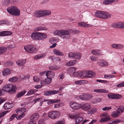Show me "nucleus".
Segmentation results:
<instances>
[{"label": "nucleus", "instance_id": "16", "mask_svg": "<svg viewBox=\"0 0 124 124\" xmlns=\"http://www.w3.org/2000/svg\"><path fill=\"white\" fill-rule=\"evenodd\" d=\"M78 25L79 26L85 27H89L93 26V25L87 24L86 23L83 22L78 23Z\"/></svg>", "mask_w": 124, "mask_h": 124}, {"label": "nucleus", "instance_id": "22", "mask_svg": "<svg viewBox=\"0 0 124 124\" xmlns=\"http://www.w3.org/2000/svg\"><path fill=\"white\" fill-rule=\"evenodd\" d=\"M10 72V70L8 68H6L4 70L2 71L3 75L4 76H6L9 74Z\"/></svg>", "mask_w": 124, "mask_h": 124}, {"label": "nucleus", "instance_id": "7", "mask_svg": "<svg viewBox=\"0 0 124 124\" xmlns=\"http://www.w3.org/2000/svg\"><path fill=\"white\" fill-rule=\"evenodd\" d=\"M61 32L60 37L66 40L70 38L71 35L70 32L68 31L65 30H61Z\"/></svg>", "mask_w": 124, "mask_h": 124}, {"label": "nucleus", "instance_id": "36", "mask_svg": "<svg viewBox=\"0 0 124 124\" xmlns=\"http://www.w3.org/2000/svg\"><path fill=\"white\" fill-rule=\"evenodd\" d=\"M7 50L6 48L4 46L0 47V55L5 53Z\"/></svg>", "mask_w": 124, "mask_h": 124}, {"label": "nucleus", "instance_id": "31", "mask_svg": "<svg viewBox=\"0 0 124 124\" xmlns=\"http://www.w3.org/2000/svg\"><path fill=\"white\" fill-rule=\"evenodd\" d=\"M103 13L104 11H100L97 12L95 15L97 17L103 19V14H104Z\"/></svg>", "mask_w": 124, "mask_h": 124}, {"label": "nucleus", "instance_id": "57", "mask_svg": "<svg viewBox=\"0 0 124 124\" xmlns=\"http://www.w3.org/2000/svg\"><path fill=\"white\" fill-rule=\"evenodd\" d=\"M76 68L74 67H70L69 70L70 72L71 73L73 71H75Z\"/></svg>", "mask_w": 124, "mask_h": 124}, {"label": "nucleus", "instance_id": "39", "mask_svg": "<svg viewBox=\"0 0 124 124\" xmlns=\"http://www.w3.org/2000/svg\"><path fill=\"white\" fill-rule=\"evenodd\" d=\"M60 68L59 66H50L49 67V69L52 70H58Z\"/></svg>", "mask_w": 124, "mask_h": 124}, {"label": "nucleus", "instance_id": "46", "mask_svg": "<svg viewBox=\"0 0 124 124\" xmlns=\"http://www.w3.org/2000/svg\"><path fill=\"white\" fill-rule=\"evenodd\" d=\"M116 49H121L124 47V45L122 44H116Z\"/></svg>", "mask_w": 124, "mask_h": 124}, {"label": "nucleus", "instance_id": "14", "mask_svg": "<svg viewBox=\"0 0 124 124\" xmlns=\"http://www.w3.org/2000/svg\"><path fill=\"white\" fill-rule=\"evenodd\" d=\"M59 91L51 90L46 91L44 92V94L46 96H49L57 94Z\"/></svg>", "mask_w": 124, "mask_h": 124}, {"label": "nucleus", "instance_id": "28", "mask_svg": "<svg viewBox=\"0 0 124 124\" xmlns=\"http://www.w3.org/2000/svg\"><path fill=\"white\" fill-rule=\"evenodd\" d=\"M60 101V100L59 99H51L49 100V101L47 102L48 105H49L54 103L59 102Z\"/></svg>", "mask_w": 124, "mask_h": 124}, {"label": "nucleus", "instance_id": "61", "mask_svg": "<svg viewBox=\"0 0 124 124\" xmlns=\"http://www.w3.org/2000/svg\"><path fill=\"white\" fill-rule=\"evenodd\" d=\"M28 124H36V123L33 120L30 119V120Z\"/></svg>", "mask_w": 124, "mask_h": 124}, {"label": "nucleus", "instance_id": "56", "mask_svg": "<svg viewBox=\"0 0 124 124\" xmlns=\"http://www.w3.org/2000/svg\"><path fill=\"white\" fill-rule=\"evenodd\" d=\"M90 58L91 61H95L98 59V58L97 57L93 55L90 56Z\"/></svg>", "mask_w": 124, "mask_h": 124}, {"label": "nucleus", "instance_id": "50", "mask_svg": "<svg viewBox=\"0 0 124 124\" xmlns=\"http://www.w3.org/2000/svg\"><path fill=\"white\" fill-rule=\"evenodd\" d=\"M61 30L58 31V30H56L54 32V35H57L58 36H61Z\"/></svg>", "mask_w": 124, "mask_h": 124}, {"label": "nucleus", "instance_id": "35", "mask_svg": "<svg viewBox=\"0 0 124 124\" xmlns=\"http://www.w3.org/2000/svg\"><path fill=\"white\" fill-rule=\"evenodd\" d=\"M116 110L120 114L124 112V107L123 106H120L117 108Z\"/></svg>", "mask_w": 124, "mask_h": 124}, {"label": "nucleus", "instance_id": "59", "mask_svg": "<svg viewBox=\"0 0 124 124\" xmlns=\"http://www.w3.org/2000/svg\"><path fill=\"white\" fill-rule=\"evenodd\" d=\"M16 116H17V115L15 114H13L10 118L9 120L10 121H12L13 120L15 117L16 118Z\"/></svg>", "mask_w": 124, "mask_h": 124}, {"label": "nucleus", "instance_id": "63", "mask_svg": "<svg viewBox=\"0 0 124 124\" xmlns=\"http://www.w3.org/2000/svg\"><path fill=\"white\" fill-rule=\"evenodd\" d=\"M96 111V108H93L90 110V112L92 114H93L95 113Z\"/></svg>", "mask_w": 124, "mask_h": 124}, {"label": "nucleus", "instance_id": "48", "mask_svg": "<svg viewBox=\"0 0 124 124\" xmlns=\"http://www.w3.org/2000/svg\"><path fill=\"white\" fill-rule=\"evenodd\" d=\"M107 96L108 99H114V93H109L108 94Z\"/></svg>", "mask_w": 124, "mask_h": 124}, {"label": "nucleus", "instance_id": "58", "mask_svg": "<svg viewBox=\"0 0 124 124\" xmlns=\"http://www.w3.org/2000/svg\"><path fill=\"white\" fill-rule=\"evenodd\" d=\"M111 107H105L104 108H102V110L103 111H106L107 110H109L111 109Z\"/></svg>", "mask_w": 124, "mask_h": 124}, {"label": "nucleus", "instance_id": "21", "mask_svg": "<svg viewBox=\"0 0 124 124\" xmlns=\"http://www.w3.org/2000/svg\"><path fill=\"white\" fill-rule=\"evenodd\" d=\"M12 34L11 32L8 31H3L0 32V36H6L11 35Z\"/></svg>", "mask_w": 124, "mask_h": 124}, {"label": "nucleus", "instance_id": "19", "mask_svg": "<svg viewBox=\"0 0 124 124\" xmlns=\"http://www.w3.org/2000/svg\"><path fill=\"white\" fill-rule=\"evenodd\" d=\"M13 105L12 103L8 102L5 103L4 105V107L5 109H8L11 108Z\"/></svg>", "mask_w": 124, "mask_h": 124}, {"label": "nucleus", "instance_id": "51", "mask_svg": "<svg viewBox=\"0 0 124 124\" xmlns=\"http://www.w3.org/2000/svg\"><path fill=\"white\" fill-rule=\"evenodd\" d=\"M122 96L121 95L114 93V99H118L121 98Z\"/></svg>", "mask_w": 124, "mask_h": 124}, {"label": "nucleus", "instance_id": "20", "mask_svg": "<svg viewBox=\"0 0 124 124\" xmlns=\"http://www.w3.org/2000/svg\"><path fill=\"white\" fill-rule=\"evenodd\" d=\"M26 62V60H19L16 62L17 64L19 66H22Z\"/></svg>", "mask_w": 124, "mask_h": 124}, {"label": "nucleus", "instance_id": "9", "mask_svg": "<svg viewBox=\"0 0 124 124\" xmlns=\"http://www.w3.org/2000/svg\"><path fill=\"white\" fill-rule=\"evenodd\" d=\"M70 107L73 109L77 110L81 108V104H80L73 101L70 102L69 103Z\"/></svg>", "mask_w": 124, "mask_h": 124}, {"label": "nucleus", "instance_id": "27", "mask_svg": "<svg viewBox=\"0 0 124 124\" xmlns=\"http://www.w3.org/2000/svg\"><path fill=\"white\" fill-rule=\"evenodd\" d=\"M118 1V0H105L103 2V3L105 5H107L116 2Z\"/></svg>", "mask_w": 124, "mask_h": 124}, {"label": "nucleus", "instance_id": "64", "mask_svg": "<svg viewBox=\"0 0 124 124\" xmlns=\"http://www.w3.org/2000/svg\"><path fill=\"white\" fill-rule=\"evenodd\" d=\"M61 103H57L55 104L54 106V108H59L61 106Z\"/></svg>", "mask_w": 124, "mask_h": 124}, {"label": "nucleus", "instance_id": "62", "mask_svg": "<svg viewBox=\"0 0 124 124\" xmlns=\"http://www.w3.org/2000/svg\"><path fill=\"white\" fill-rule=\"evenodd\" d=\"M90 120L89 119L84 120L82 123V124H87L88 123Z\"/></svg>", "mask_w": 124, "mask_h": 124}, {"label": "nucleus", "instance_id": "18", "mask_svg": "<svg viewBox=\"0 0 124 124\" xmlns=\"http://www.w3.org/2000/svg\"><path fill=\"white\" fill-rule=\"evenodd\" d=\"M31 38L33 39H39V33L38 32L33 33L31 36Z\"/></svg>", "mask_w": 124, "mask_h": 124}, {"label": "nucleus", "instance_id": "32", "mask_svg": "<svg viewBox=\"0 0 124 124\" xmlns=\"http://www.w3.org/2000/svg\"><path fill=\"white\" fill-rule=\"evenodd\" d=\"M121 115V114H119V113L117 110L116 111H113L111 114V116L114 118H116Z\"/></svg>", "mask_w": 124, "mask_h": 124}, {"label": "nucleus", "instance_id": "10", "mask_svg": "<svg viewBox=\"0 0 124 124\" xmlns=\"http://www.w3.org/2000/svg\"><path fill=\"white\" fill-rule=\"evenodd\" d=\"M93 96L90 94H81L77 97L78 99H81L82 100L88 101L91 99Z\"/></svg>", "mask_w": 124, "mask_h": 124}, {"label": "nucleus", "instance_id": "3", "mask_svg": "<svg viewBox=\"0 0 124 124\" xmlns=\"http://www.w3.org/2000/svg\"><path fill=\"white\" fill-rule=\"evenodd\" d=\"M7 10L8 13L12 15L19 16L20 14V11L19 8L15 6H12L8 7Z\"/></svg>", "mask_w": 124, "mask_h": 124}, {"label": "nucleus", "instance_id": "54", "mask_svg": "<svg viewBox=\"0 0 124 124\" xmlns=\"http://www.w3.org/2000/svg\"><path fill=\"white\" fill-rule=\"evenodd\" d=\"M122 122V121L117 119L115 120L112 121L111 124H116L117 123Z\"/></svg>", "mask_w": 124, "mask_h": 124}, {"label": "nucleus", "instance_id": "17", "mask_svg": "<svg viewBox=\"0 0 124 124\" xmlns=\"http://www.w3.org/2000/svg\"><path fill=\"white\" fill-rule=\"evenodd\" d=\"M55 74L54 72H52L51 71H48L46 73V75L47 78H53L55 76Z\"/></svg>", "mask_w": 124, "mask_h": 124}, {"label": "nucleus", "instance_id": "41", "mask_svg": "<svg viewBox=\"0 0 124 124\" xmlns=\"http://www.w3.org/2000/svg\"><path fill=\"white\" fill-rule=\"evenodd\" d=\"M44 55L43 54H38L35 55L34 58L35 60H39L43 58Z\"/></svg>", "mask_w": 124, "mask_h": 124}, {"label": "nucleus", "instance_id": "60", "mask_svg": "<svg viewBox=\"0 0 124 124\" xmlns=\"http://www.w3.org/2000/svg\"><path fill=\"white\" fill-rule=\"evenodd\" d=\"M116 86L118 87H121L124 86V81L123 82L117 85Z\"/></svg>", "mask_w": 124, "mask_h": 124}, {"label": "nucleus", "instance_id": "49", "mask_svg": "<svg viewBox=\"0 0 124 124\" xmlns=\"http://www.w3.org/2000/svg\"><path fill=\"white\" fill-rule=\"evenodd\" d=\"M10 3V1L9 0H4L2 3V4L3 5L6 6H8L9 4Z\"/></svg>", "mask_w": 124, "mask_h": 124}, {"label": "nucleus", "instance_id": "43", "mask_svg": "<svg viewBox=\"0 0 124 124\" xmlns=\"http://www.w3.org/2000/svg\"><path fill=\"white\" fill-rule=\"evenodd\" d=\"M116 76H115L110 74H105L104 77L106 79H110L113 78Z\"/></svg>", "mask_w": 124, "mask_h": 124}, {"label": "nucleus", "instance_id": "47", "mask_svg": "<svg viewBox=\"0 0 124 124\" xmlns=\"http://www.w3.org/2000/svg\"><path fill=\"white\" fill-rule=\"evenodd\" d=\"M18 79L17 77H15L11 78L9 79L8 81L11 82H14L17 81Z\"/></svg>", "mask_w": 124, "mask_h": 124}, {"label": "nucleus", "instance_id": "26", "mask_svg": "<svg viewBox=\"0 0 124 124\" xmlns=\"http://www.w3.org/2000/svg\"><path fill=\"white\" fill-rule=\"evenodd\" d=\"M76 60H74L67 62L65 65L67 66H73L76 64Z\"/></svg>", "mask_w": 124, "mask_h": 124}, {"label": "nucleus", "instance_id": "1", "mask_svg": "<svg viewBox=\"0 0 124 124\" xmlns=\"http://www.w3.org/2000/svg\"><path fill=\"white\" fill-rule=\"evenodd\" d=\"M70 75L71 77H75L76 76L86 77L87 78L93 77L95 75V73L92 71H86L83 72L81 71L74 72L70 73Z\"/></svg>", "mask_w": 124, "mask_h": 124}, {"label": "nucleus", "instance_id": "55", "mask_svg": "<svg viewBox=\"0 0 124 124\" xmlns=\"http://www.w3.org/2000/svg\"><path fill=\"white\" fill-rule=\"evenodd\" d=\"M117 23V28H123V22H120Z\"/></svg>", "mask_w": 124, "mask_h": 124}, {"label": "nucleus", "instance_id": "15", "mask_svg": "<svg viewBox=\"0 0 124 124\" xmlns=\"http://www.w3.org/2000/svg\"><path fill=\"white\" fill-rule=\"evenodd\" d=\"M97 63L101 67H106L108 65V62L106 61L102 60H99Z\"/></svg>", "mask_w": 124, "mask_h": 124}, {"label": "nucleus", "instance_id": "40", "mask_svg": "<svg viewBox=\"0 0 124 124\" xmlns=\"http://www.w3.org/2000/svg\"><path fill=\"white\" fill-rule=\"evenodd\" d=\"M26 92V91H25L20 92L16 95V97L18 98H20L24 95Z\"/></svg>", "mask_w": 124, "mask_h": 124}, {"label": "nucleus", "instance_id": "25", "mask_svg": "<svg viewBox=\"0 0 124 124\" xmlns=\"http://www.w3.org/2000/svg\"><path fill=\"white\" fill-rule=\"evenodd\" d=\"M91 53L95 55H100L101 54L100 50H93L92 51Z\"/></svg>", "mask_w": 124, "mask_h": 124}, {"label": "nucleus", "instance_id": "29", "mask_svg": "<svg viewBox=\"0 0 124 124\" xmlns=\"http://www.w3.org/2000/svg\"><path fill=\"white\" fill-rule=\"evenodd\" d=\"M104 14H103V19H105L110 18L111 17V15L107 12L104 11Z\"/></svg>", "mask_w": 124, "mask_h": 124}, {"label": "nucleus", "instance_id": "52", "mask_svg": "<svg viewBox=\"0 0 124 124\" xmlns=\"http://www.w3.org/2000/svg\"><path fill=\"white\" fill-rule=\"evenodd\" d=\"M9 111L8 110H6L5 111L0 113V118L6 115L7 113L9 112Z\"/></svg>", "mask_w": 124, "mask_h": 124}, {"label": "nucleus", "instance_id": "8", "mask_svg": "<svg viewBox=\"0 0 124 124\" xmlns=\"http://www.w3.org/2000/svg\"><path fill=\"white\" fill-rule=\"evenodd\" d=\"M102 118L100 120V122L101 123H104L107 121L110 120L109 118L110 116L107 113H103L100 116Z\"/></svg>", "mask_w": 124, "mask_h": 124}, {"label": "nucleus", "instance_id": "23", "mask_svg": "<svg viewBox=\"0 0 124 124\" xmlns=\"http://www.w3.org/2000/svg\"><path fill=\"white\" fill-rule=\"evenodd\" d=\"M53 53L54 54L56 55L60 56H63L64 55L63 54L61 51L57 49H54Z\"/></svg>", "mask_w": 124, "mask_h": 124}, {"label": "nucleus", "instance_id": "5", "mask_svg": "<svg viewBox=\"0 0 124 124\" xmlns=\"http://www.w3.org/2000/svg\"><path fill=\"white\" fill-rule=\"evenodd\" d=\"M26 109L25 108H21L17 109L16 110V112L17 114L21 113V114L18 116L17 115L16 118L18 120L20 119L23 118L25 115V112Z\"/></svg>", "mask_w": 124, "mask_h": 124}, {"label": "nucleus", "instance_id": "37", "mask_svg": "<svg viewBox=\"0 0 124 124\" xmlns=\"http://www.w3.org/2000/svg\"><path fill=\"white\" fill-rule=\"evenodd\" d=\"M46 37L47 35L46 34L43 33H39V39H43L46 38Z\"/></svg>", "mask_w": 124, "mask_h": 124}, {"label": "nucleus", "instance_id": "24", "mask_svg": "<svg viewBox=\"0 0 124 124\" xmlns=\"http://www.w3.org/2000/svg\"><path fill=\"white\" fill-rule=\"evenodd\" d=\"M94 92L98 93H106L108 92V90L104 89H95L93 90Z\"/></svg>", "mask_w": 124, "mask_h": 124}, {"label": "nucleus", "instance_id": "13", "mask_svg": "<svg viewBox=\"0 0 124 124\" xmlns=\"http://www.w3.org/2000/svg\"><path fill=\"white\" fill-rule=\"evenodd\" d=\"M81 108L83 110L87 111L90 110L91 108V105L88 103H86L81 104Z\"/></svg>", "mask_w": 124, "mask_h": 124}, {"label": "nucleus", "instance_id": "34", "mask_svg": "<svg viewBox=\"0 0 124 124\" xmlns=\"http://www.w3.org/2000/svg\"><path fill=\"white\" fill-rule=\"evenodd\" d=\"M59 40L58 38H52L50 39L49 40V42L52 44L55 42L58 41Z\"/></svg>", "mask_w": 124, "mask_h": 124}, {"label": "nucleus", "instance_id": "2", "mask_svg": "<svg viewBox=\"0 0 124 124\" xmlns=\"http://www.w3.org/2000/svg\"><path fill=\"white\" fill-rule=\"evenodd\" d=\"M51 13V12L50 10H46L35 11L34 14V16L36 17H45L49 16Z\"/></svg>", "mask_w": 124, "mask_h": 124}, {"label": "nucleus", "instance_id": "53", "mask_svg": "<svg viewBox=\"0 0 124 124\" xmlns=\"http://www.w3.org/2000/svg\"><path fill=\"white\" fill-rule=\"evenodd\" d=\"M44 29V28H43L40 27L35 28L34 29V31H39L43 30Z\"/></svg>", "mask_w": 124, "mask_h": 124}, {"label": "nucleus", "instance_id": "44", "mask_svg": "<svg viewBox=\"0 0 124 124\" xmlns=\"http://www.w3.org/2000/svg\"><path fill=\"white\" fill-rule=\"evenodd\" d=\"M83 118L80 117H78L76 118L75 122L76 124H78L83 120Z\"/></svg>", "mask_w": 124, "mask_h": 124}, {"label": "nucleus", "instance_id": "42", "mask_svg": "<svg viewBox=\"0 0 124 124\" xmlns=\"http://www.w3.org/2000/svg\"><path fill=\"white\" fill-rule=\"evenodd\" d=\"M36 89H31L28 91L26 94L27 95H30L34 93L37 92Z\"/></svg>", "mask_w": 124, "mask_h": 124}, {"label": "nucleus", "instance_id": "6", "mask_svg": "<svg viewBox=\"0 0 124 124\" xmlns=\"http://www.w3.org/2000/svg\"><path fill=\"white\" fill-rule=\"evenodd\" d=\"M24 49L26 51L30 53H33L36 52L37 51L36 47L33 45H29L24 47Z\"/></svg>", "mask_w": 124, "mask_h": 124}, {"label": "nucleus", "instance_id": "30", "mask_svg": "<svg viewBox=\"0 0 124 124\" xmlns=\"http://www.w3.org/2000/svg\"><path fill=\"white\" fill-rule=\"evenodd\" d=\"M10 24L9 22L6 20H0V25H8Z\"/></svg>", "mask_w": 124, "mask_h": 124}, {"label": "nucleus", "instance_id": "4", "mask_svg": "<svg viewBox=\"0 0 124 124\" xmlns=\"http://www.w3.org/2000/svg\"><path fill=\"white\" fill-rule=\"evenodd\" d=\"M3 88L4 91L11 94L15 93L16 90V86L11 84H8L6 85Z\"/></svg>", "mask_w": 124, "mask_h": 124}, {"label": "nucleus", "instance_id": "38", "mask_svg": "<svg viewBox=\"0 0 124 124\" xmlns=\"http://www.w3.org/2000/svg\"><path fill=\"white\" fill-rule=\"evenodd\" d=\"M39 116L38 113H35L31 116L30 119L32 120L34 119H37L39 118Z\"/></svg>", "mask_w": 124, "mask_h": 124}, {"label": "nucleus", "instance_id": "12", "mask_svg": "<svg viewBox=\"0 0 124 124\" xmlns=\"http://www.w3.org/2000/svg\"><path fill=\"white\" fill-rule=\"evenodd\" d=\"M81 57V54L79 53H70L68 54V57L69 58H75L79 59Z\"/></svg>", "mask_w": 124, "mask_h": 124}, {"label": "nucleus", "instance_id": "45", "mask_svg": "<svg viewBox=\"0 0 124 124\" xmlns=\"http://www.w3.org/2000/svg\"><path fill=\"white\" fill-rule=\"evenodd\" d=\"M85 83L84 80H79L76 81L74 82V83L77 85H82Z\"/></svg>", "mask_w": 124, "mask_h": 124}, {"label": "nucleus", "instance_id": "11", "mask_svg": "<svg viewBox=\"0 0 124 124\" xmlns=\"http://www.w3.org/2000/svg\"><path fill=\"white\" fill-rule=\"evenodd\" d=\"M60 115L59 112L54 111L48 112V115L49 117L53 119L57 118Z\"/></svg>", "mask_w": 124, "mask_h": 124}, {"label": "nucleus", "instance_id": "33", "mask_svg": "<svg viewBox=\"0 0 124 124\" xmlns=\"http://www.w3.org/2000/svg\"><path fill=\"white\" fill-rule=\"evenodd\" d=\"M51 81V78H47L46 79L41 81V83L47 84H49Z\"/></svg>", "mask_w": 124, "mask_h": 124}]
</instances>
